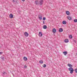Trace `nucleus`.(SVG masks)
Listing matches in <instances>:
<instances>
[{"label":"nucleus","mask_w":77,"mask_h":77,"mask_svg":"<svg viewBox=\"0 0 77 77\" xmlns=\"http://www.w3.org/2000/svg\"><path fill=\"white\" fill-rule=\"evenodd\" d=\"M69 71L70 72V74H72L73 73V72L74 71V69H73V68L72 67H70L68 68Z\"/></svg>","instance_id":"f257e3e1"},{"label":"nucleus","mask_w":77,"mask_h":77,"mask_svg":"<svg viewBox=\"0 0 77 77\" xmlns=\"http://www.w3.org/2000/svg\"><path fill=\"white\" fill-rule=\"evenodd\" d=\"M25 36L26 37H27L29 36V34L27 33V32H26L24 33Z\"/></svg>","instance_id":"f03ea898"},{"label":"nucleus","mask_w":77,"mask_h":77,"mask_svg":"<svg viewBox=\"0 0 77 77\" xmlns=\"http://www.w3.org/2000/svg\"><path fill=\"white\" fill-rule=\"evenodd\" d=\"M52 32L53 33H56V29L54 28L52 29Z\"/></svg>","instance_id":"7ed1b4c3"},{"label":"nucleus","mask_w":77,"mask_h":77,"mask_svg":"<svg viewBox=\"0 0 77 77\" xmlns=\"http://www.w3.org/2000/svg\"><path fill=\"white\" fill-rule=\"evenodd\" d=\"M39 3H40V5H42V3H43V1L42 0H40L39 1Z\"/></svg>","instance_id":"20e7f679"},{"label":"nucleus","mask_w":77,"mask_h":77,"mask_svg":"<svg viewBox=\"0 0 77 77\" xmlns=\"http://www.w3.org/2000/svg\"><path fill=\"white\" fill-rule=\"evenodd\" d=\"M66 14L67 15H69L70 14L69 12L68 11H66Z\"/></svg>","instance_id":"39448f33"},{"label":"nucleus","mask_w":77,"mask_h":77,"mask_svg":"<svg viewBox=\"0 0 77 77\" xmlns=\"http://www.w3.org/2000/svg\"><path fill=\"white\" fill-rule=\"evenodd\" d=\"M38 18L40 20H42V15H38Z\"/></svg>","instance_id":"423d86ee"},{"label":"nucleus","mask_w":77,"mask_h":77,"mask_svg":"<svg viewBox=\"0 0 77 77\" xmlns=\"http://www.w3.org/2000/svg\"><path fill=\"white\" fill-rule=\"evenodd\" d=\"M13 2L14 3H17V2H18V0H13Z\"/></svg>","instance_id":"0eeeda50"},{"label":"nucleus","mask_w":77,"mask_h":77,"mask_svg":"<svg viewBox=\"0 0 77 77\" xmlns=\"http://www.w3.org/2000/svg\"><path fill=\"white\" fill-rule=\"evenodd\" d=\"M59 32H62V31H63V29H62V28H60L59 29Z\"/></svg>","instance_id":"6e6552de"},{"label":"nucleus","mask_w":77,"mask_h":77,"mask_svg":"<svg viewBox=\"0 0 77 77\" xmlns=\"http://www.w3.org/2000/svg\"><path fill=\"white\" fill-rule=\"evenodd\" d=\"M38 35L39 36H42V33L41 32H39Z\"/></svg>","instance_id":"1a4fd4ad"},{"label":"nucleus","mask_w":77,"mask_h":77,"mask_svg":"<svg viewBox=\"0 0 77 77\" xmlns=\"http://www.w3.org/2000/svg\"><path fill=\"white\" fill-rule=\"evenodd\" d=\"M68 66L70 67V68H72V65L70 64H68Z\"/></svg>","instance_id":"9d476101"},{"label":"nucleus","mask_w":77,"mask_h":77,"mask_svg":"<svg viewBox=\"0 0 77 77\" xmlns=\"http://www.w3.org/2000/svg\"><path fill=\"white\" fill-rule=\"evenodd\" d=\"M9 17L10 18H12L13 17V15L12 14H11L9 15Z\"/></svg>","instance_id":"9b49d317"},{"label":"nucleus","mask_w":77,"mask_h":77,"mask_svg":"<svg viewBox=\"0 0 77 77\" xmlns=\"http://www.w3.org/2000/svg\"><path fill=\"white\" fill-rule=\"evenodd\" d=\"M63 54H64L65 56H66L67 54V52L66 51H64L63 52Z\"/></svg>","instance_id":"f8f14e48"},{"label":"nucleus","mask_w":77,"mask_h":77,"mask_svg":"<svg viewBox=\"0 0 77 77\" xmlns=\"http://www.w3.org/2000/svg\"><path fill=\"white\" fill-rule=\"evenodd\" d=\"M64 42L65 43H67V42H69V40H68V39H66L64 40Z\"/></svg>","instance_id":"ddd939ff"},{"label":"nucleus","mask_w":77,"mask_h":77,"mask_svg":"<svg viewBox=\"0 0 77 77\" xmlns=\"http://www.w3.org/2000/svg\"><path fill=\"white\" fill-rule=\"evenodd\" d=\"M43 28L44 29H46L47 28V26L44 25L43 26Z\"/></svg>","instance_id":"4468645a"},{"label":"nucleus","mask_w":77,"mask_h":77,"mask_svg":"<svg viewBox=\"0 0 77 77\" xmlns=\"http://www.w3.org/2000/svg\"><path fill=\"white\" fill-rule=\"evenodd\" d=\"M23 59L24 60L26 61L27 60V57H23Z\"/></svg>","instance_id":"2eb2a0df"},{"label":"nucleus","mask_w":77,"mask_h":77,"mask_svg":"<svg viewBox=\"0 0 77 77\" xmlns=\"http://www.w3.org/2000/svg\"><path fill=\"white\" fill-rule=\"evenodd\" d=\"M62 23L63 24L65 25L66 24V21H63L62 22Z\"/></svg>","instance_id":"dca6fc26"},{"label":"nucleus","mask_w":77,"mask_h":77,"mask_svg":"<svg viewBox=\"0 0 77 77\" xmlns=\"http://www.w3.org/2000/svg\"><path fill=\"white\" fill-rule=\"evenodd\" d=\"M67 18L69 20H71L72 18L71 17H70L69 16H68Z\"/></svg>","instance_id":"f3484780"},{"label":"nucleus","mask_w":77,"mask_h":77,"mask_svg":"<svg viewBox=\"0 0 77 77\" xmlns=\"http://www.w3.org/2000/svg\"><path fill=\"white\" fill-rule=\"evenodd\" d=\"M69 37L70 39H72V35H69Z\"/></svg>","instance_id":"a211bd4d"},{"label":"nucleus","mask_w":77,"mask_h":77,"mask_svg":"<svg viewBox=\"0 0 77 77\" xmlns=\"http://www.w3.org/2000/svg\"><path fill=\"white\" fill-rule=\"evenodd\" d=\"M35 5H38L39 4L38 1H35Z\"/></svg>","instance_id":"6ab92c4d"},{"label":"nucleus","mask_w":77,"mask_h":77,"mask_svg":"<svg viewBox=\"0 0 77 77\" xmlns=\"http://www.w3.org/2000/svg\"><path fill=\"white\" fill-rule=\"evenodd\" d=\"M39 63H40L42 64V63H43V61H42V60H41L40 61H39Z\"/></svg>","instance_id":"aec40b11"},{"label":"nucleus","mask_w":77,"mask_h":77,"mask_svg":"<svg viewBox=\"0 0 77 77\" xmlns=\"http://www.w3.org/2000/svg\"><path fill=\"white\" fill-rule=\"evenodd\" d=\"M74 22H75V23H76L77 22V19H74L73 20Z\"/></svg>","instance_id":"412c9836"},{"label":"nucleus","mask_w":77,"mask_h":77,"mask_svg":"<svg viewBox=\"0 0 77 77\" xmlns=\"http://www.w3.org/2000/svg\"><path fill=\"white\" fill-rule=\"evenodd\" d=\"M75 71L76 73H77V69H75Z\"/></svg>","instance_id":"4be33fe9"},{"label":"nucleus","mask_w":77,"mask_h":77,"mask_svg":"<svg viewBox=\"0 0 77 77\" xmlns=\"http://www.w3.org/2000/svg\"><path fill=\"white\" fill-rule=\"evenodd\" d=\"M46 19V18H45V17H43V20H45Z\"/></svg>","instance_id":"5701e85b"},{"label":"nucleus","mask_w":77,"mask_h":77,"mask_svg":"<svg viewBox=\"0 0 77 77\" xmlns=\"http://www.w3.org/2000/svg\"><path fill=\"white\" fill-rule=\"evenodd\" d=\"M43 67H44V68H45V67H46V65L45 64H44L43 66Z\"/></svg>","instance_id":"b1692460"},{"label":"nucleus","mask_w":77,"mask_h":77,"mask_svg":"<svg viewBox=\"0 0 77 77\" xmlns=\"http://www.w3.org/2000/svg\"><path fill=\"white\" fill-rule=\"evenodd\" d=\"M27 68V65H25L24 66V68Z\"/></svg>","instance_id":"393cba45"},{"label":"nucleus","mask_w":77,"mask_h":77,"mask_svg":"<svg viewBox=\"0 0 77 77\" xmlns=\"http://www.w3.org/2000/svg\"><path fill=\"white\" fill-rule=\"evenodd\" d=\"M3 59H4V57H1V59H2V60H4V59H3Z\"/></svg>","instance_id":"a878e982"},{"label":"nucleus","mask_w":77,"mask_h":77,"mask_svg":"<svg viewBox=\"0 0 77 77\" xmlns=\"http://www.w3.org/2000/svg\"><path fill=\"white\" fill-rule=\"evenodd\" d=\"M43 24H45V21H43Z\"/></svg>","instance_id":"bb28decb"},{"label":"nucleus","mask_w":77,"mask_h":77,"mask_svg":"<svg viewBox=\"0 0 77 77\" xmlns=\"http://www.w3.org/2000/svg\"><path fill=\"white\" fill-rule=\"evenodd\" d=\"M5 74V72H2V74Z\"/></svg>","instance_id":"cd10ccee"},{"label":"nucleus","mask_w":77,"mask_h":77,"mask_svg":"<svg viewBox=\"0 0 77 77\" xmlns=\"http://www.w3.org/2000/svg\"><path fill=\"white\" fill-rule=\"evenodd\" d=\"M3 53V52H0V54H2Z\"/></svg>","instance_id":"c85d7f7f"},{"label":"nucleus","mask_w":77,"mask_h":77,"mask_svg":"<svg viewBox=\"0 0 77 77\" xmlns=\"http://www.w3.org/2000/svg\"><path fill=\"white\" fill-rule=\"evenodd\" d=\"M23 2H24V1H25V0H21Z\"/></svg>","instance_id":"c756f323"},{"label":"nucleus","mask_w":77,"mask_h":77,"mask_svg":"<svg viewBox=\"0 0 77 77\" xmlns=\"http://www.w3.org/2000/svg\"><path fill=\"white\" fill-rule=\"evenodd\" d=\"M74 42H75V41H74Z\"/></svg>","instance_id":"7c9ffc66"},{"label":"nucleus","mask_w":77,"mask_h":77,"mask_svg":"<svg viewBox=\"0 0 77 77\" xmlns=\"http://www.w3.org/2000/svg\"><path fill=\"white\" fill-rule=\"evenodd\" d=\"M4 59H3V60Z\"/></svg>","instance_id":"2f4dec72"}]
</instances>
